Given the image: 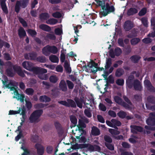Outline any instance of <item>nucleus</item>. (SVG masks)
Returning <instances> with one entry per match:
<instances>
[{"label": "nucleus", "instance_id": "nucleus-1", "mask_svg": "<svg viewBox=\"0 0 155 155\" xmlns=\"http://www.w3.org/2000/svg\"><path fill=\"white\" fill-rule=\"evenodd\" d=\"M96 2L98 5L101 6L102 11L100 12L101 15L105 17L108 14L113 12L115 11V9L113 5L110 6V4L107 2L105 3L104 0H96Z\"/></svg>", "mask_w": 155, "mask_h": 155}, {"label": "nucleus", "instance_id": "nucleus-2", "mask_svg": "<svg viewBox=\"0 0 155 155\" xmlns=\"http://www.w3.org/2000/svg\"><path fill=\"white\" fill-rule=\"evenodd\" d=\"M8 65L11 67H8L5 71L6 74L8 77H13L15 75V73L13 72L12 67L13 68L14 71L17 73L19 71L21 67L17 65H13L10 61L7 62Z\"/></svg>", "mask_w": 155, "mask_h": 155}, {"label": "nucleus", "instance_id": "nucleus-3", "mask_svg": "<svg viewBox=\"0 0 155 155\" xmlns=\"http://www.w3.org/2000/svg\"><path fill=\"white\" fill-rule=\"evenodd\" d=\"M43 113V110L42 109L36 110L33 111L29 117L30 122L32 123L38 122V120Z\"/></svg>", "mask_w": 155, "mask_h": 155}, {"label": "nucleus", "instance_id": "nucleus-4", "mask_svg": "<svg viewBox=\"0 0 155 155\" xmlns=\"http://www.w3.org/2000/svg\"><path fill=\"white\" fill-rule=\"evenodd\" d=\"M29 0H22L21 2L20 1H16L15 6V10L17 13L19 12L21 7L23 8H24L27 7Z\"/></svg>", "mask_w": 155, "mask_h": 155}, {"label": "nucleus", "instance_id": "nucleus-5", "mask_svg": "<svg viewBox=\"0 0 155 155\" xmlns=\"http://www.w3.org/2000/svg\"><path fill=\"white\" fill-rule=\"evenodd\" d=\"M27 112L26 109L24 106H23L22 107H19L17 111L10 110L9 112L8 115H15L20 114L22 116V117L24 118L26 116Z\"/></svg>", "mask_w": 155, "mask_h": 155}, {"label": "nucleus", "instance_id": "nucleus-6", "mask_svg": "<svg viewBox=\"0 0 155 155\" xmlns=\"http://www.w3.org/2000/svg\"><path fill=\"white\" fill-rule=\"evenodd\" d=\"M67 101H59L58 103L67 107H71L75 108L76 107V105L75 102L72 99H68Z\"/></svg>", "mask_w": 155, "mask_h": 155}, {"label": "nucleus", "instance_id": "nucleus-7", "mask_svg": "<svg viewBox=\"0 0 155 155\" xmlns=\"http://www.w3.org/2000/svg\"><path fill=\"white\" fill-rule=\"evenodd\" d=\"M87 147H86V151H88L90 153L95 151L100 152L101 148L98 145L96 144L92 145L90 143H87Z\"/></svg>", "mask_w": 155, "mask_h": 155}, {"label": "nucleus", "instance_id": "nucleus-8", "mask_svg": "<svg viewBox=\"0 0 155 155\" xmlns=\"http://www.w3.org/2000/svg\"><path fill=\"white\" fill-rule=\"evenodd\" d=\"M146 122L149 126H155V112H151L150 113L149 117L146 120Z\"/></svg>", "mask_w": 155, "mask_h": 155}, {"label": "nucleus", "instance_id": "nucleus-9", "mask_svg": "<svg viewBox=\"0 0 155 155\" xmlns=\"http://www.w3.org/2000/svg\"><path fill=\"white\" fill-rule=\"evenodd\" d=\"M6 80H2V83L4 85H5L6 87L10 89L11 91H15L16 90L15 87V81H10L8 84H7V81H8V78L6 77Z\"/></svg>", "mask_w": 155, "mask_h": 155}, {"label": "nucleus", "instance_id": "nucleus-10", "mask_svg": "<svg viewBox=\"0 0 155 155\" xmlns=\"http://www.w3.org/2000/svg\"><path fill=\"white\" fill-rule=\"evenodd\" d=\"M123 27L125 31H128L131 30L134 27V25L131 21L128 20L124 22Z\"/></svg>", "mask_w": 155, "mask_h": 155}, {"label": "nucleus", "instance_id": "nucleus-11", "mask_svg": "<svg viewBox=\"0 0 155 155\" xmlns=\"http://www.w3.org/2000/svg\"><path fill=\"white\" fill-rule=\"evenodd\" d=\"M30 71H32L34 74L38 75L40 73H46L47 72L46 69L39 67H32Z\"/></svg>", "mask_w": 155, "mask_h": 155}, {"label": "nucleus", "instance_id": "nucleus-12", "mask_svg": "<svg viewBox=\"0 0 155 155\" xmlns=\"http://www.w3.org/2000/svg\"><path fill=\"white\" fill-rule=\"evenodd\" d=\"M37 54L35 51H32L24 54L25 58L26 60L35 61L36 59Z\"/></svg>", "mask_w": 155, "mask_h": 155}, {"label": "nucleus", "instance_id": "nucleus-13", "mask_svg": "<svg viewBox=\"0 0 155 155\" xmlns=\"http://www.w3.org/2000/svg\"><path fill=\"white\" fill-rule=\"evenodd\" d=\"M144 84L145 87L148 91L151 92H155V88L152 85L149 80H145L144 81Z\"/></svg>", "mask_w": 155, "mask_h": 155}, {"label": "nucleus", "instance_id": "nucleus-14", "mask_svg": "<svg viewBox=\"0 0 155 155\" xmlns=\"http://www.w3.org/2000/svg\"><path fill=\"white\" fill-rule=\"evenodd\" d=\"M134 77L133 75H130L126 81V83L128 87L131 89L133 87V84L134 83Z\"/></svg>", "mask_w": 155, "mask_h": 155}, {"label": "nucleus", "instance_id": "nucleus-15", "mask_svg": "<svg viewBox=\"0 0 155 155\" xmlns=\"http://www.w3.org/2000/svg\"><path fill=\"white\" fill-rule=\"evenodd\" d=\"M35 147L37 149V153L38 155H43L44 153V148L43 146L38 143H36Z\"/></svg>", "mask_w": 155, "mask_h": 155}, {"label": "nucleus", "instance_id": "nucleus-16", "mask_svg": "<svg viewBox=\"0 0 155 155\" xmlns=\"http://www.w3.org/2000/svg\"><path fill=\"white\" fill-rule=\"evenodd\" d=\"M133 87L134 90L137 91H141L142 89V87L140 81L138 79H136L134 81Z\"/></svg>", "mask_w": 155, "mask_h": 155}, {"label": "nucleus", "instance_id": "nucleus-17", "mask_svg": "<svg viewBox=\"0 0 155 155\" xmlns=\"http://www.w3.org/2000/svg\"><path fill=\"white\" fill-rule=\"evenodd\" d=\"M131 132L133 134H137V131L139 132H142L143 130V128L140 126L136 125H132L130 126Z\"/></svg>", "mask_w": 155, "mask_h": 155}, {"label": "nucleus", "instance_id": "nucleus-18", "mask_svg": "<svg viewBox=\"0 0 155 155\" xmlns=\"http://www.w3.org/2000/svg\"><path fill=\"white\" fill-rule=\"evenodd\" d=\"M22 65L24 68L30 71L33 67V64L30 61H24L22 63Z\"/></svg>", "mask_w": 155, "mask_h": 155}, {"label": "nucleus", "instance_id": "nucleus-19", "mask_svg": "<svg viewBox=\"0 0 155 155\" xmlns=\"http://www.w3.org/2000/svg\"><path fill=\"white\" fill-rule=\"evenodd\" d=\"M98 66V64L97 63H95L93 60L91 59V61L88 62L87 63V65H86L85 64L84 66V67L85 68L86 70H88L87 67L89 68H92L93 67H94L95 68L97 69Z\"/></svg>", "mask_w": 155, "mask_h": 155}, {"label": "nucleus", "instance_id": "nucleus-20", "mask_svg": "<svg viewBox=\"0 0 155 155\" xmlns=\"http://www.w3.org/2000/svg\"><path fill=\"white\" fill-rule=\"evenodd\" d=\"M59 87L63 91L66 92L67 91V85L64 80H62L61 81L59 84Z\"/></svg>", "mask_w": 155, "mask_h": 155}, {"label": "nucleus", "instance_id": "nucleus-21", "mask_svg": "<svg viewBox=\"0 0 155 155\" xmlns=\"http://www.w3.org/2000/svg\"><path fill=\"white\" fill-rule=\"evenodd\" d=\"M15 94L17 96L14 97V98H16L18 100H20L21 102H23L24 101V99L25 97L24 94H20L19 93L18 91L17 90H15L14 91Z\"/></svg>", "mask_w": 155, "mask_h": 155}, {"label": "nucleus", "instance_id": "nucleus-22", "mask_svg": "<svg viewBox=\"0 0 155 155\" xmlns=\"http://www.w3.org/2000/svg\"><path fill=\"white\" fill-rule=\"evenodd\" d=\"M131 30L130 33L127 35V37L129 38H131L137 37L138 31H137V29L134 28Z\"/></svg>", "mask_w": 155, "mask_h": 155}, {"label": "nucleus", "instance_id": "nucleus-23", "mask_svg": "<svg viewBox=\"0 0 155 155\" xmlns=\"http://www.w3.org/2000/svg\"><path fill=\"white\" fill-rule=\"evenodd\" d=\"M6 1V0H1L0 5L3 12L7 14L8 13V11L5 3Z\"/></svg>", "mask_w": 155, "mask_h": 155}, {"label": "nucleus", "instance_id": "nucleus-24", "mask_svg": "<svg viewBox=\"0 0 155 155\" xmlns=\"http://www.w3.org/2000/svg\"><path fill=\"white\" fill-rule=\"evenodd\" d=\"M70 119L72 124L70 126L71 128L77 126V119L76 117L74 115H71L70 116Z\"/></svg>", "mask_w": 155, "mask_h": 155}, {"label": "nucleus", "instance_id": "nucleus-25", "mask_svg": "<svg viewBox=\"0 0 155 155\" xmlns=\"http://www.w3.org/2000/svg\"><path fill=\"white\" fill-rule=\"evenodd\" d=\"M54 125L58 134L63 133V130L61 124L58 121L55 122L54 123Z\"/></svg>", "mask_w": 155, "mask_h": 155}, {"label": "nucleus", "instance_id": "nucleus-26", "mask_svg": "<svg viewBox=\"0 0 155 155\" xmlns=\"http://www.w3.org/2000/svg\"><path fill=\"white\" fill-rule=\"evenodd\" d=\"M42 54L46 56H48L51 54L49 45L44 47L42 50Z\"/></svg>", "mask_w": 155, "mask_h": 155}, {"label": "nucleus", "instance_id": "nucleus-27", "mask_svg": "<svg viewBox=\"0 0 155 155\" xmlns=\"http://www.w3.org/2000/svg\"><path fill=\"white\" fill-rule=\"evenodd\" d=\"M77 127H78V130L80 131H84L83 128L86 127V125L83 120L79 119L78 124L77 125Z\"/></svg>", "mask_w": 155, "mask_h": 155}, {"label": "nucleus", "instance_id": "nucleus-28", "mask_svg": "<svg viewBox=\"0 0 155 155\" xmlns=\"http://www.w3.org/2000/svg\"><path fill=\"white\" fill-rule=\"evenodd\" d=\"M91 133L94 136H98L100 134V130L98 128L95 126L92 127Z\"/></svg>", "mask_w": 155, "mask_h": 155}, {"label": "nucleus", "instance_id": "nucleus-29", "mask_svg": "<svg viewBox=\"0 0 155 155\" xmlns=\"http://www.w3.org/2000/svg\"><path fill=\"white\" fill-rule=\"evenodd\" d=\"M138 12L137 9L134 8H130L127 11V15L128 16L133 15Z\"/></svg>", "mask_w": 155, "mask_h": 155}, {"label": "nucleus", "instance_id": "nucleus-30", "mask_svg": "<svg viewBox=\"0 0 155 155\" xmlns=\"http://www.w3.org/2000/svg\"><path fill=\"white\" fill-rule=\"evenodd\" d=\"M18 35L20 38H21L26 36V34L24 29L21 27L18 30Z\"/></svg>", "mask_w": 155, "mask_h": 155}, {"label": "nucleus", "instance_id": "nucleus-31", "mask_svg": "<svg viewBox=\"0 0 155 155\" xmlns=\"http://www.w3.org/2000/svg\"><path fill=\"white\" fill-rule=\"evenodd\" d=\"M39 28L44 31L49 32L51 30V27L48 25L44 24H42L39 26Z\"/></svg>", "mask_w": 155, "mask_h": 155}, {"label": "nucleus", "instance_id": "nucleus-32", "mask_svg": "<svg viewBox=\"0 0 155 155\" xmlns=\"http://www.w3.org/2000/svg\"><path fill=\"white\" fill-rule=\"evenodd\" d=\"M50 17L49 14L47 12L42 13L39 15L40 19L42 20H47Z\"/></svg>", "mask_w": 155, "mask_h": 155}, {"label": "nucleus", "instance_id": "nucleus-33", "mask_svg": "<svg viewBox=\"0 0 155 155\" xmlns=\"http://www.w3.org/2000/svg\"><path fill=\"white\" fill-rule=\"evenodd\" d=\"M140 58L141 57L137 55H133L130 58L131 61L134 63H137Z\"/></svg>", "mask_w": 155, "mask_h": 155}, {"label": "nucleus", "instance_id": "nucleus-34", "mask_svg": "<svg viewBox=\"0 0 155 155\" xmlns=\"http://www.w3.org/2000/svg\"><path fill=\"white\" fill-rule=\"evenodd\" d=\"M124 70L121 68H118L116 71L115 75L116 77H121L124 73Z\"/></svg>", "mask_w": 155, "mask_h": 155}, {"label": "nucleus", "instance_id": "nucleus-35", "mask_svg": "<svg viewBox=\"0 0 155 155\" xmlns=\"http://www.w3.org/2000/svg\"><path fill=\"white\" fill-rule=\"evenodd\" d=\"M39 100L41 102H49L51 100V98L46 95H43L40 96Z\"/></svg>", "mask_w": 155, "mask_h": 155}, {"label": "nucleus", "instance_id": "nucleus-36", "mask_svg": "<svg viewBox=\"0 0 155 155\" xmlns=\"http://www.w3.org/2000/svg\"><path fill=\"white\" fill-rule=\"evenodd\" d=\"M130 40L131 44L132 45H135L138 44L140 41V39L138 38L134 37L131 38Z\"/></svg>", "mask_w": 155, "mask_h": 155}, {"label": "nucleus", "instance_id": "nucleus-37", "mask_svg": "<svg viewBox=\"0 0 155 155\" xmlns=\"http://www.w3.org/2000/svg\"><path fill=\"white\" fill-rule=\"evenodd\" d=\"M58 22V20L54 18H50L47 20L46 23L50 25H54Z\"/></svg>", "mask_w": 155, "mask_h": 155}, {"label": "nucleus", "instance_id": "nucleus-38", "mask_svg": "<svg viewBox=\"0 0 155 155\" xmlns=\"http://www.w3.org/2000/svg\"><path fill=\"white\" fill-rule=\"evenodd\" d=\"M50 61L53 63H58L59 61V58L56 56L51 54L49 57Z\"/></svg>", "mask_w": 155, "mask_h": 155}, {"label": "nucleus", "instance_id": "nucleus-39", "mask_svg": "<svg viewBox=\"0 0 155 155\" xmlns=\"http://www.w3.org/2000/svg\"><path fill=\"white\" fill-rule=\"evenodd\" d=\"M64 66L66 71L67 73H70L71 72V68L70 67V65L67 61H65Z\"/></svg>", "mask_w": 155, "mask_h": 155}, {"label": "nucleus", "instance_id": "nucleus-40", "mask_svg": "<svg viewBox=\"0 0 155 155\" xmlns=\"http://www.w3.org/2000/svg\"><path fill=\"white\" fill-rule=\"evenodd\" d=\"M49 47L50 50V53L53 54H56L58 52L57 48L54 45H50Z\"/></svg>", "mask_w": 155, "mask_h": 155}, {"label": "nucleus", "instance_id": "nucleus-41", "mask_svg": "<svg viewBox=\"0 0 155 155\" xmlns=\"http://www.w3.org/2000/svg\"><path fill=\"white\" fill-rule=\"evenodd\" d=\"M44 73H40L38 75V77L41 79L43 80H47L49 77L48 74H44Z\"/></svg>", "mask_w": 155, "mask_h": 155}, {"label": "nucleus", "instance_id": "nucleus-42", "mask_svg": "<svg viewBox=\"0 0 155 155\" xmlns=\"http://www.w3.org/2000/svg\"><path fill=\"white\" fill-rule=\"evenodd\" d=\"M147 99L148 102L153 104H155V97L150 95L147 97Z\"/></svg>", "mask_w": 155, "mask_h": 155}, {"label": "nucleus", "instance_id": "nucleus-43", "mask_svg": "<svg viewBox=\"0 0 155 155\" xmlns=\"http://www.w3.org/2000/svg\"><path fill=\"white\" fill-rule=\"evenodd\" d=\"M36 60L40 63H45L46 61V58L43 56H40L37 57Z\"/></svg>", "mask_w": 155, "mask_h": 155}, {"label": "nucleus", "instance_id": "nucleus-44", "mask_svg": "<svg viewBox=\"0 0 155 155\" xmlns=\"http://www.w3.org/2000/svg\"><path fill=\"white\" fill-rule=\"evenodd\" d=\"M74 100L77 106L80 108H82L83 106V103L80 101L79 98L77 97H76L74 98Z\"/></svg>", "mask_w": 155, "mask_h": 155}, {"label": "nucleus", "instance_id": "nucleus-45", "mask_svg": "<svg viewBox=\"0 0 155 155\" xmlns=\"http://www.w3.org/2000/svg\"><path fill=\"white\" fill-rule=\"evenodd\" d=\"M106 65L105 66L106 69H108L112 64V59L110 58H107L106 61Z\"/></svg>", "mask_w": 155, "mask_h": 155}, {"label": "nucleus", "instance_id": "nucleus-46", "mask_svg": "<svg viewBox=\"0 0 155 155\" xmlns=\"http://www.w3.org/2000/svg\"><path fill=\"white\" fill-rule=\"evenodd\" d=\"M34 90L31 88H27L25 91V93L26 94L29 96H32L34 93Z\"/></svg>", "mask_w": 155, "mask_h": 155}, {"label": "nucleus", "instance_id": "nucleus-47", "mask_svg": "<svg viewBox=\"0 0 155 155\" xmlns=\"http://www.w3.org/2000/svg\"><path fill=\"white\" fill-rule=\"evenodd\" d=\"M127 114L126 112L123 110H120L117 113L118 116L122 119L125 118Z\"/></svg>", "mask_w": 155, "mask_h": 155}, {"label": "nucleus", "instance_id": "nucleus-48", "mask_svg": "<svg viewBox=\"0 0 155 155\" xmlns=\"http://www.w3.org/2000/svg\"><path fill=\"white\" fill-rule=\"evenodd\" d=\"M120 151L121 152V155H133L131 152L125 151V150L123 148L120 149Z\"/></svg>", "mask_w": 155, "mask_h": 155}, {"label": "nucleus", "instance_id": "nucleus-49", "mask_svg": "<svg viewBox=\"0 0 155 155\" xmlns=\"http://www.w3.org/2000/svg\"><path fill=\"white\" fill-rule=\"evenodd\" d=\"M66 82L69 89L72 90L73 89L74 84L72 82L69 80H67Z\"/></svg>", "mask_w": 155, "mask_h": 155}, {"label": "nucleus", "instance_id": "nucleus-50", "mask_svg": "<svg viewBox=\"0 0 155 155\" xmlns=\"http://www.w3.org/2000/svg\"><path fill=\"white\" fill-rule=\"evenodd\" d=\"M18 20L22 26L25 27H27L28 25L26 21L24 19L20 17H18Z\"/></svg>", "mask_w": 155, "mask_h": 155}, {"label": "nucleus", "instance_id": "nucleus-51", "mask_svg": "<svg viewBox=\"0 0 155 155\" xmlns=\"http://www.w3.org/2000/svg\"><path fill=\"white\" fill-rule=\"evenodd\" d=\"M25 106L26 107L27 110H30L32 107V105L31 102L29 101H28L26 100H25Z\"/></svg>", "mask_w": 155, "mask_h": 155}, {"label": "nucleus", "instance_id": "nucleus-52", "mask_svg": "<svg viewBox=\"0 0 155 155\" xmlns=\"http://www.w3.org/2000/svg\"><path fill=\"white\" fill-rule=\"evenodd\" d=\"M49 79L50 82L53 83H56L58 80L57 77L55 75L50 76Z\"/></svg>", "mask_w": 155, "mask_h": 155}, {"label": "nucleus", "instance_id": "nucleus-53", "mask_svg": "<svg viewBox=\"0 0 155 155\" xmlns=\"http://www.w3.org/2000/svg\"><path fill=\"white\" fill-rule=\"evenodd\" d=\"M141 21L144 26L146 28L148 27V25L147 18L145 17L141 19Z\"/></svg>", "mask_w": 155, "mask_h": 155}, {"label": "nucleus", "instance_id": "nucleus-54", "mask_svg": "<svg viewBox=\"0 0 155 155\" xmlns=\"http://www.w3.org/2000/svg\"><path fill=\"white\" fill-rule=\"evenodd\" d=\"M28 32L33 37H35L37 34V33L35 30L31 29H28Z\"/></svg>", "mask_w": 155, "mask_h": 155}, {"label": "nucleus", "instance_id": "nucleus-55", "mask_svg": "<svg viewBox=\"0 0 155 155\" xmlns=\"http://www.w3.org/2000/svg\"><path fill=\"white\" fill-rule=\"evenodd\" d=\"M46 152L48 154H52L53 150V147L52 146L48 145L46 147Z\"/></svg>", "mask_w": 155, "mask_h": 155}, {"label": "nucleus", "instance_id": "nucleus-56", "mask_svg": "<svg viewBox=\"0 0 155 155\" xmlns=\"http://www.w3.org/2000/svg\"><path fill=\"white\" fill-rule=\"evenodd\" d=\"M52 16L53 17L56 18H60L62 17V14L59 12H56L52 13Z\"/></svg>", "mask_w": 155, "mask_h": 155}, {"label": "nucleus", "instance_id": "nucleus-57", "mask_svg": "<svg viewBox=\"0 0 155 155\" xmlns=\"http://www.w3.org/2000/svg\"><path fill=\"white\" fill-rule=\"evenodd\" d=\"M46 38L53 40H55L56 39V37L54 34L50 33H48L46 35Z\"/></svg>", "mask_w": 155, "mask_h": 155}, {"label": "nucleus", "instance_id": "nucleus-58", "mask_svg": "<svg viewBox=\"0 0 155 155\" xmlns=\"http://www.w3.org/2000/svg\"><path fill=\"white\" fill-rule=\"evenodd\" d=\"M104 140L106 142V143H111L112 142V140L111 137L107 135H105L104 137Z\"/></svg>", "mask_w": 155, "mask_h": 155}, {"label": "nucleus", "instance_id": "nucleus-59", "mask_svg": "<svg viewBox=\"0 0 155 155\" xmlns=\"http://www.w3.org/2000/svg\"><path fill=\"white\" fill-rule=\"evenodd\" d=\"M114 99L115 102L120 105L123 101L122 99L117 96H114Z\"/></svg>", "mask_w": 155, "mask_h": 155}, {"label": "nucleus", "instance_id": "nucleus-60", "mask_svg": "<svg viewBox=\"0 0 155 155\" xmlns=\"http://www.w3.org/2000/svg\"><path fill=\"white\" fill-rule=\"evenodd\" d=\"M147 11V8H143L139 12L138 15L140 16H143L146 13Z\"/></svg>", "mask_w": 155, "mask_h": 155}, {"label": "nucleus", "instance_id": "nucleus-61", "mask_svg": "<svg viewBox=\"0 0 155 155\" xmlns=\"http://www.w3.org/2000/svg\"><path fill=\"white\" fill-rule=\"evenodd\" d=\"M122 50L119 48L117 47L115 49L114 54L117 56H119L122 53Z\"/></svg>", "mask_w": 155, "mask_h": 155}, {"label": "nucleus", "instance_id": "nucleus-62", "mask_svg": "<svg viewBox=\"0 0 155 155\" xmlns=\"http://www.w3.org/2000/svg\"><path fill=\"white\" fill-rule=\"evenodd\" d=\"M110 133L112 135H117L120 134L119 131L114 129H110L109 130Z\"/></svg>", "mask_w": 155, "mask_h": 155}, {"label": "nucleus", "instance_id": "nucleus-63", "mask_svg": "<svg viewBox=\"0 0 155 155\" xmlns=\"http://www.w3.org/2000/svg\"><path fill=\"white\" fill-rule=\"evenodd\" d=\"M84 112V114L88 117L90 118L92 117V114L90 109H85Z\"/></svg>", "mask_w": 155, "mask_h": 155}, {"label": "nucleus", "instance_id": "nucleus-64", "mask_svg": "<svg viewBox=\"0 0 155 155\" xmlns=\"http://www.w3.org/2000/svg\"><path fill=\"white\" fill-rule=\"evenodd\" d=\"M111 121L114 124L117 126H120L121 125V123L120 121L115 119H112Z\"/></svg>", "mask_w": 155, "mask_h": 155}]
</instances>
